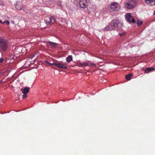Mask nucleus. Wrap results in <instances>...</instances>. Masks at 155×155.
I'll return each mask as SVG.
<instances>
[{"label": "nucleus", "mask_w": 155, "mask_h": 155, "mask_svg": "<svg viewBox=\"0 0 155 155\" xmlns=\"http://www.w3.org/2000/svg\"><path fill=\"white\" fill-rule=\"evenodd\" d=\"M50 23H53L56 21V19L54 16H51L50 18Z\"/></svg>", "instance_id": "2eb2a0df"}, {"label": "nucleus", "mask_w": 155, "mask_h": 155, "mask_svg": "<svg viewBox=\"0 0 155 155\" xmlns=\"http://www.w3.org/2000/svg\"><path fill=\"white\" fill-rule=\"evenodd\" d=\"M4 24L5 23L7 25H8L9 24V21H4L3 22Z\"/></svg>", "instance_id": "4be33fe9"}, {"label": "nucleus", "mask_w": 155, "mask_h": 155, "mask_svg": "<svg viewBox=\"0 0 155 155\" xmlns=\"http://www.w3.org/2000/svg\"><path fill=\"white\" fill-rule=\"evenodd\" d=\"M155 70L154 68L151 67H148L145 69L144 73H148L153 71Z\"/></svg>", "instance_id": "6e6552de"}, {"label": "nucleus", "mask_w": 155, "mask_h": 155, "mask_svg": "<svg viewBox=\"0 0 155 155\" xmlns=\"http://www.w3.org/2000/svg\"><path fill=\"white\" fill-rule=\"evenodd\" d=\"M3 38H0V41H1L2 40H3Z\"/></svg>", "instance_id": "bb28decb"}, {"label": "nucleus", "mask_w": 155, "mask_h": 155, "mask_svg": "<svg viewBox=\"0 0 155 155\" xmlns=\"http://www.w3.org/2000/svg\"><path fill=\"white\" fill-rule=\"evenodd\" d=\"M48 44L49 45L51 46L52 47L54 48H56L58 45V44L56 43L51 41L48 42Z\"/></svg>", "instance_id": "9b49d317"}, {"label": "nucleus", "mask_w": 155, "mask_h": 155, "mask_svg": "<svg viewBox=\"0 0 155 155\" xmlns=\"http://www.w3.org/2000/svg\"><path fill=\"white\" fill-rule=\"evenodd\" d=\"M45 23L47 25H49V24H50V23H50V21H48V20H45Z\"/></svg>", "instance_id": "412c9836"}, {"label": "nucleus", "mask_w": 155, "mask_h": 155, "mask_svg": "<svg viewBox=\"0 0 155 155\" xmlns=\"http://www.w3.org/2000/svg\"><path fill=\"white\" fill-rule=\"evenodd\" d=\"M132 76V74H129L126 76V78L128 80H130V77Z\"/></svg>", "instance_id": "f3484780"}, {"label": "nucleus", "mask_w": 155, "mask_h": 155, "mask_svg": "<svg viewBox=\"0 0 155 155\" xmlns=\"http://www.w3.org/2000/svg\"><path fill=\"white\" fill-rule=\"evenodd\" d=\"M15 8L18 10L21 9L22 7V5L21 2L17 3L15 6Z\"/></svg>", "instance_id": "9d476101"}, {"label": "nucleus", "mask_w": 155, "mask_h": 155, "mask_svg": "<svg viewBox=\"0 0 155 155\" xmlns=\"http://www.w3.org/2000/svg\"><path fill=\"white\" fill-rule=\"evenodd\" d=\"M125 18L130 23H135V20L130 13H127L125 15Z\"/></svg>", "instance_id": "20e7f679"}, {"label": "nucleus", "mask_w": 155, "mask_h": 155, "mask_svg": "<svg viewBox=\"0 0 155 155\" xmlns=\"http://www.w3.org/2000/svg\"><path fill=\"white\" fill-rule=\"evenodd\" d=\"M111 9L114 11H117L120 9V6L119 4L117 2H112L110 5Z\"/></svg>", "instance_id": "39448f33"}, {"label": "nucleus", "mask_w": 155, "mask_h": 155, "mask_svg": "<svg viewBox=\"0 0 155 155\" xmlns=\"http://www.w3.org/2000/svg\"><path fill=\"white\" fill-rule=\"evenodd\" d=\"M0 47L3 51L7 50L8 48L7 41L4 39L0 41Z\"/></svg>", "instance_id": "f03ea898"}, {"label": "nucleus", "mask_w": 155, "mask_h": 155, "mask_svg": "<svg viewBox=\"0 0 155 155\" xmlns=\"http://www.w3.org/2000/svg\"><path fill=\"white\" fill-rule=\"evenodd\" d=\"M4 61L3 59L1 58H0V63H2Z\"/></svg>", "instance_id": "5701e85b"}, {"label": "nucleus", "mask_w": 155, "mask_h": 155, "mask_svg": "<svg viewBox=\"0 0 155 155\" xmlns=\"http://www.w3.org/2000/svg\"><path fill=\"white\" fill-rule=\"evenodd\" d=\"M73 60V58L71 55H69L66 58V61L69 63L71 61H72Z\"/></svg>", "instance_id": "ddd939ff"}, {"label": "nucleus", "mask_w": 155, "mask_h": 155, "mask_svg": "<svg viewBox=\"0 0 155 155\" xmlns=\"http://www.w3.org/2000/svg\"><path fill=\"white\" fill-rule=\"evenodd\" d=\"M154 15H155V11H154Z\"/></svg>", "instance_id": "cd10ccee"}, {"label": "nucleus", "mask_w": 155, "mask_h": 155, "mask_svg": "<svg viewBox=\"0 0 155 155\" xmlns=\"http://www.w3.org/2000/svg\"><path fill=\"white\" fill-rule=\"evenodd\" d=\"M0 23L4 24L3 22H2L1 20H0Z\"/></svg>", "instance_id": "393cba45"}, {"label": "nucleus", "mask_w": 155, "mask_h": 155, "mask_svg": "<svg viewBox=\"0 0 155 155\" xmlns=\"http://www.w3.org/2000/svg\"><path fill=\"white\" fill-rule=\"evenodd\" d=\"M154 0H145V1L147 4H148L150 3L153 2Z\"/></svg>", "instance_id": "6ab92c4d"}, {"label": "nucleus", "mask_w": 155, "mask_h": 155, "mask_svg": "<svg viewBox=\"0 0 155 155\" xmlns=\"http://www.w3.org/2000/svg\"><path fill=\"white\" fill-rule=\"evenodd\" d=\"M96 64H95L92 63L90 61L86 62V66H90L91 67H94Z\"/></svg>", "instance_id": "4468645a"}, {"label": "nucleus", "mask_w": 155, "mask_h": 155, "mask_svg": "<svg viewBox=\"0 0 155 155\" xmlns=\"http://www.w3.org/2000/svg\"><path fill=\"white\" fill-rule=\"evenodd\" d=\"M127 2L131 5L132 7H133V8L135 6L136 4V1L135 0H127Z\"/></svg>", "instance_id": "1a4fd4ad"}, {"label": "nucleus", "mask_w": 155, "mask_h": 155, "mask_svg": "<svg viewBox=\"0 0 155 155\" xmlns=\"http://www.w3.org/2000/svg\"><path fill=\"white\" fill-rule=\"evenodd\" d=\"M46 62L51 65H55V64H56V63L55 62H54L53 63H49L48 61H46Z\"/></svg>", "instance_id": "aec40b11"}, {"label": "nucleus", "mask_w": 155, "mask_h": 155, "mask_svg": "<svg viewBox=\"0 0 155 155\" xmlns=\"http://www.w3.org/2000/svg\"><path fill=\"white\" fill-rule=\"evenodd\" d=\"M67 65L66 63H63L62 62H60L58 63H56L55 66L61 68H64L65 69H67L66 65Z\"/></svg>", "instance_id": "423d86ee"}, {"label": "nucleus", "mask_w": 155, "mask_h": 155, "mask_svg": "<svg viewBox=\"0 0 155 155\" xmlns=\"http://www.w3.org/2000/svg\"><path fill=\"white\" fill-rule=\"evenodd\" d=\"M125 34V32H124L123 33H120L119 35L120 36H122L123 35H124Z\"/></svg>", "instance_id": "b1692460"}, {"label": "nucleus", "mask_w": 155, "mask_h": 155, "mask_svg": "<svg viewBox=\"0 0 155 155\" xmlns=\"http://www.w3.org/2000/svg\"><path fill=\"white\" fill-rule=\"evenodd\" d=\"M30 88L28 87H26L21 88V91L22 92L23 95V98L25 99L27 97V94L29 92Z\"/></svg>", "instance_id": "7ed1b4c3"}, {"label": "nucleus", "mask_w": 155, "mask_h": 155, "mask_svg": "<svg viewBox=\"0 0 155 155\" xmlns=\"http://www.w3.org/2000/svg\"><path fill=\"white\" fill-rule=\"evenodd\" d=\"M104 81H103L104 82V83H106V82H105V81H106V80H105L104 79Z\"/></svg>", "instance_id": "a878e982"}, {"label": "nucleus", "mask_w": 155, "mask_h": 155, "mask_svg": "<svg viewBox=\"0 0 155 155\" xmlns=\"http://www.w3.org/2000/svg\"><path fill=\"white\" fill-rule=\"evenodd\" d=\"M143 24V21L140 20H138L137 22V24L138 26H140Z\"/></svg>", "instance_id": "a211bd4d"}, {"label": "nucleus", "mask_w": 155, "mask_h": 155, "mask_svg": "<svg viewBox=\"0 0 155 155\" xmlns=\"http://www.w3.org/2000/svg\"><path fill=\"white\" fill-rule=\"evenodd\" d=\"M124 4V7L127 9H131L133 8V7L131 6V5H130V4L127 2L126 3H125Z\"/></svg>", "instance_id": "f8f14e48"}, {"label": "nucleus", "mask_w": 155, "mask_h": 155, "mask_svg": "<svg viewBox=\"0 0 155 155\" xmlns=\"http://www.w3.org/2000/svg\"><path fill=\"white\" fill-rule=\"evenodd\" d=\"M122 24L118 20H114L112 21L105 29L106 30H111L114 29L116 28H118L122 26Z\"/></svg>", "instance_id": "f257e3e1"}, {"label": "nucleus", "mask_w": 155, "mask_h": 155, "mask_svg": "<svg viewBox=\"0 0 155 155\" xmlns=\"http://www.w3.org/2000/svg\"><path fill=\"white\" fill-rule=\"evenodd\" d=\"M78 66L79 67H82L84 66H86V62H79L77 64Z\"/></svg>", "instance_id": "dca6fc26"}, {"label": "nucleus", "mask_w": 155, "mask_h": 155, "mask_svg": "<svg viewBox=\"0 0 155 155\" xmlns=\"http://www.w3.org/2000/svg\"><path fill=\"white\" fill-rule=\"evenodd\" d=\"M79 4L81 8H85L87 6V1L86 0H80Z\"/></svg>", "instance_id": "0eeeda50"}]
</instances>
